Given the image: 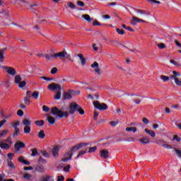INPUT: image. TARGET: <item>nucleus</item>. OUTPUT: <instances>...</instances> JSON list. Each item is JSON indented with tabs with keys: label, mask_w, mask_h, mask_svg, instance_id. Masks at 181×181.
Segmentation results:
<instances>
[{
	"label": "nucleus",
	"mask_w": 181,
	"mask_h": 181,
	"mask_svg": "<svg viewBox=\"0 0 181 181\" xmlns=\"http://www.w3.org/2000/svg\"><path fill=\"white\" fill-rule=\"evenodd\" d=\"M51 114L54 117H59V118L69 117L68 112L63 111L62 110H59V108H57V107H53L51 108Z\"/></svg>",
	"instance_id": "obj_1"
},
{
	"label": "nucleus",
	"mask_w": 181,
	"mask_h": 181,
	"mask_svg": "<svg viewBox=\"0 0 181 181\" xmlns=\"http://www.w3.org/2000/svg\"><path fill=\"white\" fill-rule=\"evenodd\" d=\"M83 146H84L83 144H77L72 148H71L70 151L65 154L64 158L63 160L64 162H67V160H70V158L73 156V152H76V151H78V149H81Z\"/></svg>",
	"instance_id": "obj_2"
},
{
	"label": "nucleus",
	"mask_w": 181,
	"mask_h": 181,
	"mask_svg": "<svg viewBox=\"0 0 181 181\" xmlns=\"http://www.w3.org/2000/svg\"><path fill=\"white\" fill-rule=\"evenodd\" d=\"M22 124L23 125L24 134H29L32 131L31 125L32 120L30 118H25L22 121Z\"/></svg>",
	"instance_id": "obj_3"
},
{
	"label": "nucleus",
	"mask_w": 181,
	"mask_h": 181,
	"mask_svg": "<svg viewBox=\"0 0 181 181\" xmlns=\"http://www.w3.org/2000/svg\"><path fill=\"white\" fill-rule=\"evenodd\" d=\"M13 144V143L12 142L11 137H8L6 140H0V148L1 149H5L6 151H8V149L11 148V146H12Z\"/></svg>",
	"instance_id": "obj_4"
},
{
	"label": "nucleus",
	"mask_w": 181,
	"mask_h": 181,
	"mask_svg": "<svg viewBox=\"0 0 181 181\" xmlns=\"http://www.w3.org/2000/svg\"><path fill=\"white\" fill-rule=\"evenodd\" d=\"M93 106L99 111H104L105 110H108V106L105 103H101L98 102V100L93 101Z\"/></svg>",
	"instance_id": "obj_5"
},
{
	"label": "nucleus",
	"mask_w": 181,
	"mask_h": 181,
	"mask_svg": "<svg viewBox=\"0 0 181 181\" xmlns=\"http://www.w3.org/2000/svg\"><path fill=\"white\" fill-rule=\"evenodd\" d=\"M58 57H59L61 60H63L64 58L67 59L68 60H71V55L67 53L66 50L58 52Z\"/></svg>",
	"instance_id": "obj_6"
},
{
	"label": "nucleus",
	"mask_w": 181,
	"mask_h": 181,
	"mask_svg": "<svg viewBox=\"0 0 181 181\" xmlns=\"http://www.w3.org/2000/svg\"><path fill=\"white\" fill-rule=\"evenodd\" d=\"M79 105L75 103H71L69 107V114H74L78 110Z\"/></svg>",
	"instance_id": "obj_7"
},
{
	"label": "nucleus",
	"mask_w": 181,
	"mask_h": 181,
	"mask_svg": "<svg viewBox=\"0 0 181 181\" xmlns=\"http://www.w3.org/2000/svg\"><path fill=\"white\" fill-rule=\"evenodd\" d=\"M19 125H21V122L18 120H16L11 123V126L16 131V135H18L19 132H21V129H19Z\"/></svg>",
	"instance_id": "obj_8"
},
{
	"label": "nucleus",
	"mask_w": 181,
	"mask_h": 181,
	"mask_svg": "<svg viewBox=\"0 0 181 181\" xmlns=\"http://www.w3.org/2000/svg\"><path fill=\"white\" fill-rule=\"evenodd\" d=\"M50 91H56L57 90H62V86L57 83H51L47 86Z\"/></svg>",
	"instance_id": "obj_9"
},
{
	"label": "nucleus",
	"mask_w": 181,
	"mask_h": 181,
	"mask_svg": "<svg viewBox=\"0 0 181 181\" xmlns=\"http://www.w3.org/2000/svg\"><path fill=\"white\" fill-rule=\"evenodd\" d=\"M136 23H145V21L135 16H132V22L131 23V24L135 25H136Z\"/></svg>",
	"instance_id": "obj_10"
},
{
	"label": "nucleus",
	"mask_w": 181,
	"mask_h": 181,
	"mask_svg": "<svg viewBox=\"0 0 181 181\" xmlns=\"http://www.w3.org/2000/svg\"><path fill=\"white\" fill-rule=\"evenodd\" d=\"M20 4L28 8V9H33V6H36V4H30V3L26 0H21Z\"/></svg>",
	"instance_id": "obj_11"
},
{
	"label": "nucleus",
	"mask_w": 181,
	"mask_h": 181,
	"mask_svg": "<svg viewBox=\"0 0 181 181\" xmlns=\"http://www.w3.org/2000/svg\"><path fill=\"white\" fill-rule=\"evenodd\" d=\"M4 69L10 76H15V74H16V70H15L13 67L4 66Z\"/></svg>",
	"instance_id": "obj_12"
},
{
	"label": "nucleus",
	"mask_w": 181,
	"mask_h": 181,
	"mask_svg": "<svg viewBox=\"0 0 181 181\" xmlns=\"http://www.w3.org/2000/svg\"><path fill=\"white\" fill-rule=\"evenodd\" d=\"M100 158L103 159H108L110 157V151L108 150H101L100 152Z\"/></svg>",
	"instance_id": "obj_13"
},
{
	"label": "nucleus",
	"mask_w": 181,
	"mask_h": 181,
	"mask_svg": "<svg viewBox=\"0 0 181 181\" xmlns=\"http://www.w3.org/2000/svg\"><path fill=\"white\" fill-rule=\"evenodd\" d=\"M90 67L93 69V70L98 74H101V71L99 67V64L97 62H95L93 64L90 65Z\"/></svg>",
	"instance_id": "obj_14"
},
{
	"label": "nucleus",
	"mask_w": 181,
	"mask_h": 181,
	"mask_svg": "<svg viewBox=\"0 0 181 181\" xmlns=\"http://www.w3.org/2000/svg\"><path fill=\"white\" fill-rule=\"evenodd\" d=\"M25 148V143L22 142V141H19L18 143H16L14 145V149L15 151H16L17 152L21 151V148Z\"/></svg>",
	"instance_id": "obj_15"
},
{
	"label": "nucleus",
	"mask_w": 181,
	"mask_h": 181,
	"mask_svg": "<svg viewBox=\"0 0 181 181\" xmlns=\"http://www.w3.org/2000/svg\"><path fill=\"white\" fill-rule=\"evenodd\" d=\"M144 132H146V134H147V135H149V136H151V138H155V136H156V133L153 130H151L148 128H146L144 129Z\"/></svg>",
	"instance_id": "obj_16"
},
{
	"label": "nucleus",
	"mask_w": 181,
	"mask_h": 181,
	"mask_svg": "<svg viewBox=\"0 0 181 181\" xmlns=\"http://www.w3.org/2000/svg\"><path fill=\"white\" fill-rule=\"evenodd\" d=\"M59 149H60V147H59V146L54 147V148L52 149V155H53V156H54L55 158L57 156H59Z\"/></svg>",
	"instance_id": "obj_17"
},
{
	"label": "nucleus",
	"mask_w": 181,
	"mask_h": 181,
	"mask_svg": "<svg viewBox=\"0 0 181 181\" xmlns=\"http://www.w3.org/2000/svg\"><path fill=\"white\" fill-rule=\"evenodd\" d=\"M77 56L80 59L82 66H86V58H84V55L83 54H78Z\"/></svg>",
	"instance_id": "obj_18"
},
{
	"label": "nucleus",
	"mask_w": 181,
	"mask_h": 181,
	"mask_svg": "<svg viewBox=\"0 0 181 181\" xmlns=\"http://www.w3.org/2000/svg\"><path fill=\"white\" fill-rule=\"evenodd\" d=\"M140 144H142V145H147V144H150L149 139L148 137L142 138L139 140Z\"/></svg>",
	"instance_id": "obj_19"
},
{
	"label": "nucleus",
	"mask_w": 181,
	"mask_h": 181,
	"mask_svg": "<svg viewBox=\"0 0 181 181\" xmlns=\"http://www.w3.org/2000/svg\"><path fill=\"white\" fill-rule=\"evenodd\" d=\"M180 76V74L176 71H173V75L170 76L171 80H176L177 78V77H179Z\"/></svg>",
	"instance_id": "obj_20"
},
{
	"label": "nucleus",
	"mask_w": 181,
	"mask_h": 181,
	"mask_svg": "<svg viewBox=\"0 0 181 181\" xmlns=\"http://www.w3.org/2000/svg\"><path fill=\"white\" fill-rule=\"evenodd\" d=\"M18 162H20V163H23L24 165H30V163L26 160H25V158H23V157H19L18 158Z\"/></svg>",
	"instance_id": "obj_21"
},
{
	"label": "nucleus",
	"mask_w": 181,
	"mask_h": 181,
	"mask_svg": "<svg viewBox=\"0 0 181 181\" xmlns=\"http://www.w3.org/2000/svg\"><path fill=\"white\" fill-rule=\"evenodd\" d=\"M6 50V48L0 49V64H2L4 62V59H5V57L4 56V52Z\"/></svg>",
	"instance_id": "obj_22"
},
{
	"label": "nucleus",
	"mask_w": 181,
	"mask_h": 181,
	"mask_svg": "<svg viewBox=\"0 0 181 181\" xmlns=\"http://www.w3.org/2000/svg\"><path fill=\"white\" fill-rule=\"evenodd\" d=\"M42 181H54V179H53V177L52 176H49V175H46L45 177H42L41 178Z\"/></svg>",
	"instance_id": "obj_23"
},
{
	"label": "nucleus",
	"mask_w": 181,
	"mask_h": 181,
	"mask_svg": "<svg viewBox=\"0 0 181 181\" xmlns=\"http://www.w3.org/2000/svg\"><path fill=\"white\" fill-rule=\"evenodd\" d=\"M170 63L171 64H173V66H175L176 67H181V64L180 62H177V61H175L174 59H172L170 61Z\"/></svg>",
	"instance_id": "obj_24"
},
{
	"label": "nucleus",
	"mask_w": 181,
	"mask_h": 181,
	"mask_svg": "<svg viewBox=\"0 0 181 181\" xmlns=\"http://www.w3.org/2000/svg\"><path fill=\"white\" fill-rule=\"evenodd\" d=\"M83 19L86 20V22L90 23L91 22V17L88 14H85L82 16Z\"/></svg>",
	"instance_id": "obj_25"
},
{
	"label": "nucleus",
	"mask_w": 181,
	"mask_h": 181,
	"mask_svg": "<svg viewBox=\"0 0 181 181\" xmlns=\"http://www.w3.org/2000/svg\"><path fill=\"white\" fill-rule=\"evenodd\" d=\"M47 121H48L49 124H51V125H53V124H54V122H56V119H54V117H53L52 116H49L47 117Z\"/></svg>",
	"instance_id": "obj_26"
},
{
	"label": "nucleus",
	"mask_w": 181,
	"mask_h": 181,
	"mask_svg": "<svg viewBox=\"0 0 181 181\" xmlns=\"http://www.w3.org/2000/svg\"><path fill=\"white\" fill-rule=\"evenodd\" d=\"M127 132H136V127H129L126 128Z\"/></svg>",
	"instance_id": "obj_27"
},
{
	"label": "nucleus",
	"mask_w": 181,
	"mask_h": 181,
	"mask_svg": "<svg viewBox=\"0 0 181 181\" xmlns=\"http://www.w3.org/2000/svg\"><path fill=\"white\" fill-rule=\"evenodd\" d=\"M8 132H9L8 129L0 130V138L5 136Z\"/></svg>",
	"instance_id": "obj_28"
},
{
	"label": "nucleus",
	"mask_w": 181,
	"mask_h": 181,
	"mask_svg": "<svg viewBox=\"0 0 181 181\" xmlns=\"http://www.w3.org/2000/svg\"><path fill=\"white\" fill-rule=\"evenodd\" d=\"M21 81H22V77H21L19 75L14 77V83H16V84H18Z\"/></svg>",
	"instance_id": "obj_29"
},
{
	"label": "nucleus",
	"mask_w": 181,
	"mask_h": 181,
	"mask_svg": "<svg viewBox=\"0 0 181 181\" xmlns=\"http://www.w3.org/2000/svg\"><path fill=\"white\" fill-rule=\"evenodd\" d=\"M7 165H8V168H10V169H11L12 170H15V168H16L15 164H13V163L12 161L8 160Z\"/></svg>",
	"instance_id": "obj_30"
},
{
	"label": "nucleus",
	"mask_w": 181,
	"mask_h": 181,
	"mask_svg": "<svg viewBox=\"0 0 181 181\" xmlns=\"http://www.w3.org/2000/svg\"><path fill=\"white\" fill-rule=\"evenodd\" d=\"M35 125H37V127H43V125H45V121L43 120H37L35 122Z\"/></svg>",
	"instance_id": "obj_31"
},
{
	"label": "nucleus",
	"mask_w": 181,
	"mask_h": 181,
	"mask_svg": "<svg viewBox=\"0 0 181 181\" xmlns=\"http://www.w3.org/2000/svg\"><path fill=\"white\" fill-rule=\"evenodd\" d=\"M32 97L33 98L34 100H37V98H39V92L34 91L32 93Z\"/></svg>",
	"instance_id": "obj_32"
},
{
	"label": "nucleus",
	"mask_w": 181,
	"mask_h": 181,
	"mask_svg": "<svg viewBox=\"0 0 181 181\" xmlns=\"http://www.w3.org/2000/svg\"><path fill=\"white\" fill-rule=\"evenodd\" d=\"M24 104L25 105H29V104H30V99H29V96H25L24 98Z\"/></svg>",
	"instance_id": "obj_33"
},
{
	"label": "nucleus",
	"mask_w": 181,
	"mask_h": 181,
	"mask_svg": "<svg viewBox=\"0 0 181 181\" xmlns=\"http://www.w3.org/2000/svg\"><path fill=\"white\" fill-rule=\"evenodd\" d=\"M38 136H39V138H40L41 139H43V138H45V131L40 130V131L38 132Z\"/></svg>",
	"instance_id": "obj_34"
},
{
	"label": "nucleus",
	"mask_w": 181,
	"mask_h": 181,
	"mask_svg": "<svg viewBox=\"0 0 181 181\" xmlns=\"http://www.w3.org/2000/svg\"><path fill=\"white\" fill-rule=\"evenodd\" d=\"M64 100H70L71 98V95L69 93H66L63 95Z\"/></svg>",
	"instance_id": "obj_35"
},
{
	"label": "nucleus",
	"mask_w": 181,
	"mask_h": 181,
	"mask_svg": "<svg viewBox=\"0 0 181 181\" xmlns=\"http://www.w3.org/2000/svg\"><path fill=\"white\" fill-rule=\"evenodd\" d=\"M62 98V93L60 91L57 92L56 95L54 96V100H60Z\"/></svg>",
	"instance_id": "obj_36"
},
{
	"label": "nucleus",
	"mask_w": 181,
	"mask_h": 181,
	"mask_svg": "<svg viewBox=\"0 0 181 181\" xmlns=\"http://www.w3.org/2000/svg\"><path fill=\"white\" fill-rule=\"evenodd\" d=\"M67 6L70 9H76V4H74L73 2H68Z\"/></svg>",
	"instance_id": "obj_37"
},
{
	"label": "nucleus",
	"mask_w": 181,
	"mask_h": 181,
	"mask_svg": "<svg viewBox=\"0 0 181 181\" xmlns=\"http://www.w3.org/2000/svg\"><path fill=\"white\" fill-rule=\"evenodd\" d=\"M136 13L137 15H148V13L144 10H137Z\"/></svg>",
	"instance_id": "obj_38"
},
{
	"label": "nucleus",
	"mask_w": 181,
	"mask_h": 181,
	"mask_svg": "<svg viewBox=\"0 0 181 181\" xmlns=\"http://www.w3.org/2000/svg\"><path fill=\"white\" fill-rule=\"evenodd\" d=\"M25 86H26V81H21L18 83L19 88H23V87H25Z\"/></svg>",
	"instance_id": "obj_39"
},
{
	"label": "nucleus",
	"mask_w": 181,
	"mask_h": 181,
	"mask_svg": "<svg viewBox=\"0 0 181 181\" xmlns=\"http://www.w3.org/2000/svg\"><path fill=\"white\" fill-rule=\"evenodd\" d=\"M160 78L161 80H163V81L166 82V81H169V76H166L165 75H161L160 76Z\"/></svg>",
	"instance_id": "obj_40"
},
{
	"label": "nucleus",
	"mask_w": 181,
	"mask_h": 181,
	"mask_svg": "<svg viewBox=\"0 0 181 181\" xmlns=\"http://www.w3.org/2000/svg\"><path fill=\"white\" fill-rule=\"evenodd\" d=\"M116 32L118 33V35H124L125 34V31H124V30L119 29V28H117Z\"/></svg>",
	"instance_id": "obj_41"
},
{
	"label": "nucleus",
	"mask_w": 181,
	"mask_h": 181,
	"mask_svg": "<svg viewBox=\"0 0 181 181\" xmlns=\"http://www.w3.org/2000/svg\"><path fill=\"white\" fill-rule=\"evenodd\" d=\"M23 177H24V179H27V180H30V178L32 177V175L28 174V173H25L23 175Z\"/></svg>",
	"instance_id": "obj_42"
},
{
	"label": "nucleus",
	"mask_w": 181,
	"mask_h": 181,
	"mask_svg": "<svg viewBox=\"0 0 181 181\" xmlns=\"http://www.w3.org/2000/svg\"><path fill=\"white\" fill-rule=\"evenodd\" d=\"M42 155L45 156V158H50V154L47 153V151H43L41 152Z\"/></svg>",
	"instance_id": "obj_43"
},
{
	"label": "nucleus",
	"mask_w": 181,
	"mask_h": 181,
	"mask_svg": "<svg viewBox=\"0 0 181 181\" xmlns=\"http://www.w3.org/2000/svg\"><path fill=\"white\" fill-rule=\"evenodd\" d=\"M38 162H39V163H43V164L47 163V161L46 160V159H45V158H42V157H40V158L38 159Z\"/></svg>",
	"instance_id": "obj_44"
},
{
	"label": "nucleus",
	"mask_w": 181,
	"mask_h": 181,
	"mask_svg": "<svg viewBox=\"0 0 181 181\" xmlns=\"http://www.w3.org/2000/svg\"><path fill=\"white\" fill-rule=\"evenodd\" d=\"M97 151V146H93L89 148L88 153H93V152H95Z\"/></svg>",
	"instance_id": "obj_45"
},
{
	"label": "nucleus",
	"mask_w": 181,
	"mask_h": 181,
	"mask_svg": "<svg viewBox=\"0 0 181 181\" xmlns=\"http://www.w3.org/2000/svg\"><path fill=\"white\" fill-rule=\"evenodd\" d=\"M86 153H87V150H83V151H80L79 153L78 154L76 158L78 159V158H80V156H81V155H84V154H86Z\"/></svg>",
	"instance_id": "obj_46"
},
{
	"label": "nucleus",
	"mask_w": 181,
	"mask_h": 181,
	"mask_svg": "<svg viewBox=\"0 0 181 181\" xmlns=\"http://www.w3.org/2000/svg\"><path fill=\"white\" fill-rule=\"evenodd\" d=\"M37 170H38V172L43 173V172H45V167H43V165L38 166L37 168Z\"/></svg>",
	"instance_id": "obj_47"
},
{
	"label": "nucleus",
	"mask_w": 181,
	"mask_h": 181,
	"mask_svg": "<svg viewBox=\"0 0 181 181\" xmlns=\"http://www.w3.org/2000/svg\"><path fill=\"white\" fill-rule=\"evenodd\" d=\"M46 60H52V54H47L45 56Z\"/></svg>",
	"instance_id": "obj_48"
},
{
	"label": "nucleus",
	"mask_w": 181,
	"mask_h": 181,
	"mask_svg": "<svg viewBox=\"0 0 181 181\" xmlns=\"http://www.w3.org/2000/svg\"><path fill=\"white\" fill-rule=\"evenodd\" d=\"M37 155V150L34 148L32 150L31 156H36Z\"/></svg>",
	"instance_id": "obj_49"
},
{
	"label": "nucleus",
	"mask_w": 181,
	"mask_h": 181,
	"mask_svg": "<svg viewBox=\"0 0 181 181\" xmlns=\"http://www.w3.org/2000/svg\"><path fill=\"white\" fill-rule=\"evenodd\" d=\"M76 5H78V6H81V8H83V6H84V2L81 1H78L76 2Z\"/></svg>",
	"instance_id": "obj_50"
},
{
	"label": "nucleus",
	"mask_w": 181,
	"mask_h": 181,
	"mask_svg": "<svg viewBox=\"0 0 181 181\" xmlns=\"http://www.w3.org/2000/svg\"><path fill=\"white\" fill-rule=\"evenodd\" d=\"M126 141L127 142H135V139H134V137H127Z\"/></svg>",
	"instance_id": "obj_51"
},
{
	"label": "nucleus",
	"mask_w": 181,
	"mask_h": 181,
	"mask_svg": "<svg viewBox=\"0 0 181 181\" xmlns=\"http://www.w3.org/2000/svg\"><path fill=\"white\" fill-rule=\"evenodd\" d=\"M50 108L46 105L42 106V110L45 111V112H49Z\"/></svg>",
	"instance_id": "obj_52"
},
{
	"label": "nucleus",
	"mask_w": 181,
	"mask_h": 181,
	"mask_svg": "<svg viewBox=\"0 0 181 181\" xmlns=\"http://www.w3.org/2000/svg\"><path fill=\"white\" fill-rule=\"evenodd\" d=\"M175 151L177 156H179V158H181V151L177 148H175Z\"/></svg>",
	"instance_id": "obj_53"
},
{
	"label": "nucleus",
	"mask_w": 181,
	"mask_h": 181,
	"mask_svg": "<svg viewBox=\"0 0 181 181\" xmlns=\"http://www.w3.org/2000/svg\"><path fill=\"white\" fill-rule=\"evenodd\" d=\"M149 4H160V1L156 0H147Z\"/></svg>",
	"instance_id": "obj_54"
},
{
	"label": "nucleus",
	"mask_w": 181,
	"mask_h": 181,
	"mask_svg": "<svg viewBox=\"0 0 181 181\" xmlns=\"http://www.w3.org/2000/svg\"><path fill=\"white\" fill-rule=\"evenodd\" d=\"M163 148H165V149H172V146L169 144H163Z\"/></svg>",
	"instance_id": "obj_55"
},
{
	"label": "nucleus",
	"mask_w": 181,
	"mask_h": 181,
	"mask_svg": "<svg viewBox=\"0 0 181 181\" xmlns=\"http://www.w3.org/2000/svg\"><path fill=\"white\" fill-rule=\"evenodd\" d=\"M15 154H13V153H8L7 156L8 158V159H10V160H12L13 156H14Z\"/></svg>",
	"instance_id": "obj_56"
},
{
	"label": "nucleus",
	"mask_w": 181,
	"mask_h": 181,
	"mask_svg": "<svg viewBox=\"0 0 181 181\" xmlns=\"http://www.w3.org/2000/svg\"><path fill=\"white\" fill-rule=\"evenodd\" d=\"M13 115H12V113H8L6 115L5 119H11V118H12Z\"/></svg>",
	"instance_id": "obj_57"
},
{
	"label": "nucleus",
	"mask_w": 181,
	"mask_h": 181,
	"mask_svg": "<svg viewBox=\"0 0 181 181\" xmlns=\"http://www.w3.org/2000/svg\"><path fill=\"white\" fill-rule=\"evenodd\" d=\"M17 115H18V117H22L23 115V110H18Z\"/></svg>",
	"instance_id": "obj_58"
},
{
	"label": "nucleus",
	"mask_w": 181,
	"mask_h": 181,
	"mask_svg": "<svg viewBox=\"0 0 181 181\" xmlns=\"http://www.w3.org/2000/svg\"><path fill=\"white\" fill-rule=\"evenodd\" d=\"M56 73H57V68H52V69L51 70V74H56Z\"/></svg>",
	"instance_id": "obj_59"
},
{
	"label": "nucleus",
	"mask_w": 181,
	"mask_h": 181,
	"mask_svg": "<svg viewBox=\"0 0 181 181\" xmlns=\"http://www.w3.org/2000/svg\"><path fill=\"white\" fill-rule=\"evenodd\" d=\"M158 47H159V49H165V47H166V45H165V44L163 43H160L158 45Z\"/></svg>",
	"instance_id": "obj_60"
},
{
	"label": "nucleus",
	"mask_w": 181,
	"mask_h": 181,
	"mask_svg": "<svg viewBox=\"0 0 181 181\" xmlns=\"http://www.w3.org/2000/svg\"><path fill=\"white\" fill-rule=\"evenodd\" d=\"M77 111H78V112H79V114H81V115H84V110L81 109V108H80V106L78 107Z\"/></svg>",
	"instance_id": "obj_61"
},
{
	"label": "nucleus",
	"mask_w": 181,
	"mask_h": 181,
	"mask_svg": "<svg viewBox=\"0 0 181 181\" xmlns=\"http://www.w3.org/2000/svg\"><path fill=\"white\" fill-rule=\"evenodd\" d=\"M175 83L177 86H181V81H180L178 78L175 79Z\"/></svg>",
	"instance_id": "obj_62"
},
{
	"label": "nucleus",
	"mask_w": 181,
	"mask_h": 181,
	"mask_svg": "<svg viewBox=\"0 0 181 181\" xmlns=\"http://www.w3.org/2000/svg\"><path fill=\"white\" fill-rule=\"evenodd\" d=\"M175 43L176 46L178 47V49H181V43L179 41L175 40Z\"/></svg>",
	"instance_id": "obj_63"
},
{
	"label": "nucleus",
	"mask_w": 181,
	"mask_h": 181,
	"mask_svg": "<svg viewBox=\"0 0 181 181\" xmlns=\"http://www.w3.org/2000/svg\"><path fill=\"white\" fill-rule=\"evenodd\" d=\"M64 172H69L70 170V165H67L66 167L64 168Z\"/></svg>",
	"instance_id": "obj_64"
}]
</instances>
